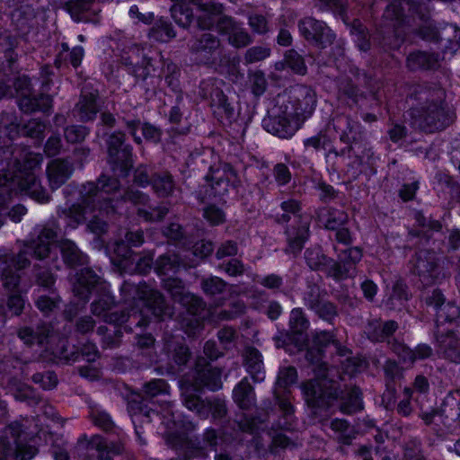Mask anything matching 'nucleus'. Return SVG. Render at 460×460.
Wrapping results in <instances>:
<instances>
[{
    "label": "nucleus",
    "instance_id": "obj_5",
    "mask_svg": "<svg viewBox=\"0 0 460 460\" xmlns=\"http://www.w3.org/2000/svg\"><path fill=\"white\" fill-rule=\"evenodd\" d=\"M119 188L120 182L117 178L102 174L96 181L83 184L80 195L84 205L97 208L100 212L106 214L114 213L115 200L111 195L116 193Z\"/></svg>",
    "mask_w": 460,
    "mask_h": 460
},
{
    "label": "nucleus",
    "instance_id": "obj_11",
    "mask_svg": "<svg viewBox=\"0 0 460 460\" xmlns=\"http://www.w3.org/2000/svg\"><path fill=\"white\" fill-rule=\"evenodd\" d=\"M262 127L269 133L280 138L291 137L300 128L299 122L287 111L286 104L277 101L262 119Z\"/></svg>",
    "mask_w": 460,
    "mask_h": 460
},
{
    "label": "nucleus",
    "instance_id": "obj_7",
    "mask_svg": "<svg viewBox=\"0 0 460 460\" xmlns=\"http://www.w3.org/2000/svg\"><path fill=\"white\" fill-rule=\"evenodd\" d=\"M23 433L18 421L0 430V460H31L39 453L36 446L22 442Z\"/></svg>",
    "mask_w": 460,
    "mask_h": 460
},
{
    "label": "nucleus",
    "instance_id": "obj_59",
    "mask_svg": "<svg viewBox=\"0 0 460 460\" xmlns=\"http://www.w3.org/2000/svg\"><path fill=\"white\" fill-rule=\"evenodd\" d=\"M200 288L206 296H215L226 291L227 283L219 277L209 276L200 279Z\"/></svg>",
    "mask_w": 460,
    "mask_h": 460
},
{
    "label": "nucleus",
    "instance_id": "obj_21",
    "mask_svg": "<svg viewBox=\"0 0 460 460\" xmlns=\"http://www.w3.org/2000/svg\"><path fill=\"white\" fill-rule=\"evenodd\" d=\"M99 93L88 85L83 87L79 101L73 109L74 117L78 118L80 121L86 122L93 120L99 112L97 100Z\"/></svg>",
    "mask_w": 460,
    "mask_h": 460
},
{
    "label": "nucleus",
    "instance_id": "obj_12",
    "mask_svg": "<svg viewBox=\"0 0 460 460\" xmlns=\"http://www.w3.org/2000/svg\"><path fill=\"white\" fill-rule=\"evenodd\" d=\"M108 162L113 170H119L123 175H128L133 167V153L130 144L126 143V134L114 131L107 140Z\"/></svg>",
    "mask_w": 460,
    "mask_h": 460
},
{
    "label": "nucleus",
    "instance_id": "obj_38",
    "mask_svg": "<svg viewBox=\"0 0 460 460\" xmlns=\"http://www.w3.org/2000/svg\"><path fill=\"white\" fill-rule=\"evenodd\" d=\"M415 220L421 229L420 230H411L409 235L412 237H419L424 239L426 243L431 238L430 232H440L442 229V224L438 220L427 217L420 211L415 213Z\"/></svg>",
    "mask_w": 460,
    "mask_h": 460
},
{
    "label": "nucleus",
    "instance_id": "obj_41",
    "mask_svg": "<svg viewBox=\"0 0 460 460\" xmlns=\"http://www.w3.org/2000/svg\"><path fill=\"white\" fill-rule=\"evenodd\" d=\"M80 201L81 203L79 204H73L69 208H61L58 210V217H64L65 220H66L67 226L72 228H75L80 224H83L85 221L86 208H89L91 210H98L97 208L84 205L81 198Z\"/></svg>",
    "mask_w": 460,
    "mask_h": 460
},
{
    "label": "nucleus",
    "instance_id": "obj_61",
    "mask_svg": "<svg viewBox=\"0 0 460 460\" xmlns=\"http://www.w3.org/2000/svg\"><path fill=\"white\" fill-rule=\"evenodd\" d=\"M18 190L7 172H4V167H3L0 171V209L5 208L12 195L16 194Z\"/></svg>",
    "mask_w": 460,
    "mask_h": 460
},
{
    "label": "nucleus",
    "instance_id": "obj_31",
    "mask_svg": "<svg viewBox=\"0 0 460 460\" xmlns=\"http://www.w3.org/2000/svg\"><path fill=\"white\" fill-rule=\"evenodd\" d=\"M441 421L451 427L460 418V390L449 393L439 408Z\"/></svg>",
    "mask_w": 460,
    "mask_h": 460
},
{
    "label": "nucleus",
    "instance_id": "obj_47",
    "mask_svg": "<svg viewBox=\"0 0 460 460\" xmlns=\"http://www.w3.org/2000/svg\"><path fill=\"white\" fill-rule=\"evenodd\" d=\"M323 349L316 346L310 347L306 349L305 359L313 367V371L317 376L316 379L311 381H320L323 378H327V364L323 361Z\"/></svg>",
    "mask_w": 460,
    "mask_h": 460
},
{
    "label": "nucleus",
    "instance_id": "obj_50",
    "mask_svg": "<svg viewBox=\"0 0 460 460\" xmlns=\"http://www.w3.org/2000/svg\"><path fill=\"white\" fill-rule=\"evenodd\" d=\"M60 303L58 290H51L48 294L39 295L35 305L44 315H49L59 308Z\"/></svg>",
    "mask_w": 460,
    "mask_h": 460
},
{
    "label": "nucleus",
    "instance_id": "obj_30",
    "mask_svg": "<svg viewBox=\"0 0 460 460\" xmlns=\"http://www.w3.org/2000/svg\"><path fill=\"white\" fill-rule=\"evenodd\" d=\"M146 306L152 314L159 320L165 317H172L173 314L172 307L166 302L164 295L158 290L152 289L150 287L144 299Z\"/></svg>",
    "mask_w": 460,
    "mask_h": 460
},
{
    "label": "nucleus",
    "instance_id": "obj_40",
    "mask_svg": "<svg viewBox=\"0 0 460 460\" xmlns=\"http://www.w3.org/2000/svg\"><path fill=\"white\" fill-rule=\"evenodd\" d=\"M187 265L178 254L165 253L160 255L155 261V271L160 276H165L170 273H176L181 267L186 268Z\"/></svg>",
    "mask_w": 460,
    "mask_h": 460
},
{
    "label": "nucleus",
    "instance_id": "obj_22",
    "mask_svg": "<svg viewBox=\"0 0 460 460\" xmlns=\"http://www.w3.org/2000/svg\"><path fill=\"white\" fill-rule=\"evenodd\" d=\"M64 9L75 22L97 23L99 22L100 9L95 8L94 0H68L64 4Z\"/></svg>",
    "mask_w": 460,
    "mask_h": 460
},
{
    "label": "nucleus",
    "instance_id": "obj_3",
    "mask_svg": "<svg viewBox=\"0 0 460 460\" xmlns=\"http://www.w3.org/2000/svg\"><path fill=\"white\" fill-rule=\"evenodd\" d=\"M20 151L14 155L17 156L18 161H14V157L8 162H4L9 177L13 181V185L21 191H24L31 199L40 203H47L50 199V196L47 193L46 190L41 186L40 181L35 175V169L40 167L42 162V156L40 154L27 152L23 154V149L18 146Z\"/></svg>",
    "mask_w": 460,
    "mask_h": 460
},
{
    "label": "nucleus",
    "instance_id": "obj_49",
    "mask_svg": "<svg viewBox=\"0 0 460 460\" xmlns=\"http://www.w3.org/2000/svg\"><path fill=\"white\" fill-rule=\"evenodd\" d=\"M305 259L307 266L312 270L326 273L328 266L332 263V258L325 255L320 247L308 248L305 252Z\"/></svg>",
    "mask_w": 460,
    "mask_h": 460
},
{
    "label": "nucleus",
    "instance_id": "obj_64",
    "mask_svg": "<svg viewBox=\"0 0 460 460\" xmlns=\"http://www.w3.org/2000/svg\"><path fill=\"white\" fill-rule=\"evenodd\" d=\"M148 35L156 41L165 42L175 37V32L171 23L159 20L149 30Z\"/></svg>",
    "mask_w": 460,
    "mask_h": 460
},
{
    "label": "nucleus",
    "instance_id": "obj_56",
    "mask_svg": "<svg viewBox=\"0 0 460 460\" xmlns=\"http://www.w3.org/2000/svg\"><path fill=\"white\" fill-rule=\"evenodd\" d=\"M116 305L114 296L109 292H103L91 303V312L93 315L98 317L104 316L109 313Z\"/></svg>",
    "mask_w": 460,
    "mask_h": 460
},
{
    "label": "nucleus",
    "instance_id": "obj_54",
    "mask_svg": "<svg viewBox=\"0 0 460 460\" xmlns=\"http://www.w3.org/2000/svg\"><path fill=\"white\" fill-rule=\"evenodd\" d=\"M150 200L148 194L137 190L134 186H128L123 190V193L117 198L116 202H130L138 208L147 206Z\"/></svg>",
    "mask_w": 460,
    "mask_h": 460
},
{
    "label": "nucleus",
    "instance_id": "obj_8",
    "mask_svg": "<svg viewBox=\"0 0 460 460\" xmlns=\"http://www.w3.org/2000/svg\"><path fill=\"white\" fill-rule=\"evenodd\" d=\"M332 124L334 130L339 133L341 142L347 144V146L341 150L332 146L326 152V160L335 163L336 159L349 155L351 151H354L359 143L365 142L366 134L358 122L354 121L349 116L344 114L336 115L332 119Z\"/></svg>",
    "mask_w": 460,
    "mask_h": 460
},
{
    "label": "nucleus",
    "instance_id": "obj_23",
    "mask_svg": "<svg viewBox=\"0 0 460 460\" xmlns=\"http://www.w3.org/2000/svg\"><path fill=\"white\" fill-rule=\"evenodd\" d=\"M164 350L168 357V372L175 374L182 370L191 358L189 347L179 341L170 340L164 345Z\"/></svg>",
    "mask_w": 460,
    "mask_h": 460
},
{
    "label": "nucleus",
    "instance_id": "obj_57",
    "mask_svg": "<svg viewBox=\"0 0 460 460\" xmlns=\"http://www.w3.org/2000/svg\"><path fill=\"white\" fill-rule=\"evenodd\" d=\"M208 181H226L235 186L237 181V174L229 164H225L217 169L210 167L209 173L206 176Z\"/></svg>",
    "mask_w": 460,
    "mask_h": 460
},
{
    "label": "nucleus",
    "instance_id": "obj_62",
    "mask_svg": "<svg viewBox=\"0 0 460 460\" xmlns=\"http://www.w3.org/2000/svg\"><path fill=\"white\" fill-rule=\"evenodd\" d=\"M312 312H314L315 315L318 316V318L327 322L330 324H333L334 320L339 315L337 305L330 300H327L326 298H323Z\"/></svg>",
    "mask_w": 460,
    "mask_h": 460
},
{
    "label": "nucleus",
    "instance_id": "obj_28",
    "mask_svg": "<svg viewBox=\"0 0 460 460\" xmlns=\"http://www.w3.org/2000/svg\"><path fill=\"white\" fill-rule=\"evenodd\" d=\"M398 329V323L394 321L383 322L380 319L369 320L365 332L367 338L375 342H383L391 337Z\"/></svg>",
    "mask_w": 460,
    "mask_h": 460
},
{
    "label": "nucleus",
    "instance_id": "obj_25",
    "mask_svg": "<svg viewBox=\"0 0 460 460\" xmlns=\"http://www.w3.org/2000/svg\"><path fill=\"white\" fill-rule=\"evenodd\" d=\"M123 122L134 141L140 145L142 143L141 137L137 135V129L140 127L144 138L146 141L159 143L162 139V130L149 122L142 123L140 119H128L122 118Z\"/></svg>",
    "mask_w": 460,
    "mask_h": 460
},
{
    "label": "nucleus",
    "instance_id": "obj_6",
    "mask_svg": "<svg viewBox=\"0 0 460 460\" xmlns=\"http://www.w3.org/2000/svg\"><path fill=\"white\" fill-rule=\"evenodd\" d=\"M440 262L441 258L434 249H420L408 261V268L423 286H431L450 276Z\"/></svg>",
    "mask_w": 460,
    "mask_h": 460
},
{
    "label": "nucleus",
    "instance_id": "obj_42",
    "mask_svg": "<svg viewBox=\"0 0 460 460\" xmlns=\"http://www.w3.org/2000/svg\"><path fill=\"white\" fill-rule=\"evenodd\" d=\"M407 66L411 70L435 69L438 66V55L424 51L412 52L407 58Z\"/></svg>",
    "mask_w": 460,
    "mask_h": 460
},
{
    "label": "nucleus",
    "instance_id": "obj_36",
    "mask_svg": "<svg viewBox=\"0 0 460 460\" xmlns=\"http://www.w3.org/2000/svg\"><path fill=\"white\" fill-rule=\"evenodd\" d=\"M99 276L90 268H84L77 274L76 282L74 284L73 291L76 296L87 300L91 290L99 282Z\"/></svg>",
    "mask_w": 460,
    "mask_h": 460
},
{
    "label": "nucleus",
    "instance_id": "obj_4",
    "mask_svg": "<svg viewBox=\"0 0 460 460\" xmlns=\"http://www.w3.org/2000/svg\"><path fill=\"white\" fill-rule=\"evenodd\" d=\"M280 208L283 213L275 216V222L287 225L284 231L287 241L285 252L296 256L309 238L311 219L301 213L300 202L296 199L283 201Z\"/></svg>",
    "mask_w": 460,
    "mask_h": 460
},
{
    "label": "nucleus",
    "instance_id": "obj_19",
    "mask_svg": "<svg viewBox=\"0 0 460 460\" xmlns=\"http://www.w3.org/2000/svg\"><path fill=\"white\" fill-rule=\"evenodd\" d=\"M362 258V251L358 247H350L345 250L338 261L332 259L329 264L326 276L336 280H341L354 277L356 273V264Z\"/></svg>",
    "mask_w": 460,
    "mask_h": 460
},
{
    "label": "nucleus",
    "instance_id": "obj_37",
    "mask_svg": "<svg viewBox=\"0 0 460 460\" xmlns=\"http://www.w3.org/2000/svg\"><path fill=\"white\" fill-rule=\"evenodd\" d=\"M35 20V10L28 3H22L12 13V21L22 33H27L34 26Z\"/></svg>",
    "mask_w": 460,
    "mask_h": 460
},
{
    "label": "nucleus",
    "instance_id": "obj_17",
    "mask_svg": "<svg viewBox=\"0 0 460 460\" xmlns=\"http://www.w3.org/2000/svg\"><path fill=\"white\" fill-rule=\"evenodd\" d=\"M174 4L171 7L172 17L174 22L187 28L192 22L193 13L189 7V4H192L198 8L208 14L218 15L223 12V5L211 1L203 2L202 0H172Z\"/></svg>",
    "mask_w": 460,
    "mask_h": 460
},
{
    "label": "nucleus",
    "instance_id": "obj_53",
    "mask_svg": "<svg viewBox=\"0 0 460 460\" xmlns=\"http://www.w3.org/2000/svg\"><path fill=\"white\" fill-rule=\"evenodd\" d=\"M17 271L12 267L0 262V280L3 288L8 292L16 293L19 290L22 278Z\"/></svg>",
    "mask_w": 460,
    "mask_h": 460
},
{
    "label": "nucleus",
    "instance_id": "obj_20",
    "mask_svg": "<svg viewBox=\"0 0 460 460\" xmlns=\"http://www.w3.org/2000/svg\"><path fill=\"white\" fill-rule=\"evenodd\" d=\"M425 304L436 310L437 321L440 323H452L460 316V307L455 302H446L440 289L435 288L424 297Z\"/></svg>",
    "mask_w": 460,
    "mask_h": 460
},
{
    "label": "nucleus",
    "instance_id": "obj_10",
    "mask_svg": "<svg viewBox=\"0 0 460 460\" xmlns=\"http://www.w3.org/2000/svg\"><path fill=\"white\" fill-rule=\"evenodd\" d=\"M182 404L200 419H207L211 412L214 419H223L227 414L226 402L220 398L203 400L192 385L182 388Z\"/></svg>",
    "mask_w": 460,
    "mask_h": 460
},
{
    "label": "nucleus",
    "instance_id": "obj_27",
    "mask_svg": "<svg viewBox=\"0 0 460 460\" xmlns=\"http://www.w3.org/2000/svg\"><path fill=\"white\" fill-rule=\"evenodd\" d=\"M58 248L64 263L69 268L84 266L88 262V256L84 253L75 242L63 238L58 242Z\"/></svg>",
    "mask_w": 460,
    "mask_h": 460
},
{
    "label": "nucleus",
    "instance_id": "obj_26",
    "mask_svg": "<svg viewBox=\"0 0 460 460\" xmlns=\"http://www.w3.org/2000/svg\"><path fill=\"white\" fill-rule=\"evenodd\" d=\"M88 448L97 452L99 460H113L114 456L121 455L124 451L121 441H108L99 435L91 438Z\"/></svg>",
    "mask_w": 460,
    "mask_h": 460
},
{
    "label": "nucleus",
    "instance_id": "obj_52",
    "mask_svg": "<svg viewBox=\"0 0 460 460\" xmlns=\"http://www.w3.org/2000/svg\"><path fill=\"white\" fill-rule=\"evenodd\" d=\"M383 17L389 21L385 26L387 27V31H381L380 33L389 34L392 32L395 34L396 28L401 24L402 19V7L401 6V3L397 1L391 2L385 8Z\"/></svg>",
    "mask_w": 460,
    "mask_h": 460
},
{
    "label": "nucleus",
    "instance_id": "obj_48",
    "mask_svg": "<svg viewBox=\"0 0 460 460\" xmlns=\"http://www.w3.org/2000/svg\"><path fill=\"white\" fill-rule=\"evenodd\" d=\"M149 286L146 282L135 283L130 280H125L120 287L121 299L125 303H131L137 299L143 300Z\"/></svg>",
    "mask_w": 460,
    "mask_h": 460
},
{
    "label": "nucleus",
    "instance_id": "obj_60",
    "mask_svg": "<svg viewBox=\"0 0 460 460\" xmlns=\"http://www.w3.org/2000/svg\"><path fill=\"white\" fill-rule=\"evenodd\" d=\"M168 212L169 208L165 205L161 204L159 206L153 207L149 202L147 206L138 208L137 215L146 222H159L165 217Z\"/></svg>",
    "mask_w": 460,
    "mask_h": 460
},
{
    "label": "nucleus",
    "instance_id": "obj_13",
    "mask_svg": "<svg viewBox=\"0 0 460 460\" xmlns=\"http://www.w3.org/2000/svg\"><path fill=\"white\" fill-rule=\"evenodd\" d=\"M31 257L40 261L48 258V247L45 244H37L27 241L17 253H13L10 249L4 247L0 248V262L12 268L14 267L15 270L28 268L31 265Z\"/></svg>",
    "mask_w": 460,
    "mask_h": 460
},
{
    "label": "nucleus",
    "instance_id": "obj_32",
    "mask_svg": "<svg viewBox=\"0 0 460 460\" xmlns=\"http://www.w3.org/2000/svg\"><path fill=\"white\" fill-rule=\"evenodd\" d=\"M233 400L244 411L252 410L256 405V395L247 377L243 378L233 389Z\"/></svg>",
    "mask_w": 460,
    "mask_h": 460
},
{
    "label": "nucleus",
    "instance_id": "obj_24",
    "mask_svg": "<svg viewBox=\"0 0 460 460\" xmlns=\"http://www.w3.org/2000/svg\"><path fill=\"white\" fill-rule=\"evenodd\" d=\"M74 166L67 158H56L52 160L47 167V174L49 186L52 190L58 189L72 175Z\"/></svg>",
    "mask_w": 460,
    "mask_h": 460
},
{
    "label": "nucleus",
    "instance_id": "obj_45",
    "mask_svg": "<svg viewBox=\"0 0 460 460\" xmlns=\"http://www.w3.org/2000/svg\"><path fill=\"white\" fill-rule=\"evenodd\" d=\"M33 277L34 282L39 288V291L50 292L51 290H57L55 288L57 277L50 268L41 266L38 263L34 264Z\"/></svg>",
    "mask_w": 460,
    "mask_h": 460
},
{
    "label": "nucleus",
    "instance_id": "obj_2",
    "mask_svg": "<svg viewBox=\"0 0 460 460\" xmlns=\"http://www.w3.org/2000/svg\"><path fill=\"white\" fill-rule=\"evenodd\" d=\"M301 388L314 414L328 411L338 401L339 410L344 414H354L364 408L362 392L357 385L342 389L339 382L323 378L304 382Z\"/></svg>",
    "mask_w": 460,
    "mask_h": 460
},
{
    "label": "nucleus",
    "instance_id": "obj_39",
    "mask_svg": "<svg viewBox=\"0 0 460 460\" xmlns=\"http://www.w3.org/2000/svg\"><path fill=\"white\" fill-rule=\"evenodd\" d=\"M150 186L157 197L168 198L173 194L176 183L170 172L160 171L156 172L153 176V181Z\"/></svg>",
    "mask_w": 460,
    "mask_h": 460
},
{
    "label": "nucleus",
    "instance_id": "obj_29",
    "mask_svg": "<svg viewBox=\"0 0 460 460\" xmlns=\"http://www.w3.org/2000/svg\"><path fill=\"white\" fill-rule=\"evenodd\" d=\"M438 349L443 356L455 363H460V339L452 331L437 334Z\"/></svg>",
    "mask_w": 460,
    "mask_h": 460
},
{
    "label": "nucleus",
    "instance_id": "obj_55",
    "mask_svg": "<svg viewBox=\"0 0 460 460\" xmlns=\"http://www.w3.org/2000/svg\"><path fill=\"white\" fill-rule=\"evenodd\" d=\"M83 358L87 362H94L99 358V352L93 343L87 342L82 346L80 349H75L69 354L64 355L63 358L66 363H74L79 361Z\"/></svg>",
    "mask_w": 460,
    "mask_h": 460
},
{
    "label": "nucleus",
    "instance_id": "obj_1",
    "mask_svg": "<svg viewBox=\"0 0 460 460\" xmlns=\"http://www.w3.org/2000/svg\"><path fill=\"white\" fill-rule=\"evenodd\" d=\"M407 102L411 126L426 134L440 132L456 120V114L447 100V92L438 84L411 85Z\"/></svg>",
    "mask_w": 460,
    "mask_h": 460
},
{
    "label": "nucleus",
    "instance_id": "obj_9",
    "mask_svg": "<svg viewBox=\"0 0 460 460\" xmlns=\"http://www.w3.org/2000/svg\"><path fill=\"white\" fill-rule=\"evenodd\" d=\"M280 103L286 104L287 111L299 122V126L309 118L316 105L314 91L304 84L293 87L287 97H279Z\"/></svg>",
    "mask_w": 460,
    "mask_h": 460
},
{
    "label": "nucleus",
    "instance_id": "obj_44",
    "mask_svg": "<svg viewBox=\"0 0 460 460\" xmlns=\"http://www.w3.org/2000/svg\"><path fill=\"white\" fill-rule=\"evenodd\" d=\"M318 217L323 222L325 228L331 231L343 226L349 222L348 214L344 210L334 208L321 210Z\"/></svg>",
    "mask_w": 460,
    "mask_h": 460
},
{
    "label": "nucleus",
    "instance_id": "obj_46",
    "mask_svg": "<svg viewBox=\"0 0 460 460\" xmlns=\"http://www.w3.org/2000/svg\"><path fill=\"white\" fill-rule=\"evenodd\" d=\"M61 232L60 226L56 219H50L40 226L37 238L30 240L34 243L45 244L48 247L49 255L50 254V243L54 241Z\"/></svg>",
    "mask_w": 460,
    "mask_h": 460
},
{
    "label": "nucleus",
    "instance_id": "obj_18",
    "mask_svg": "<svg viewBox=\"0 0 460 460\" xmlns=\"http://www.w3.org/2000/svg\"><path fill=\"white\" fill-rule=\"evenodd\" d=\"M310 326V322L304 310L300 307L293 308L289 315V333H287L285 339L280 344V340H277V346H285L288 342H292L298 350L303 349L307 343L308 336L306 331Z\"/></svg>",
    "mask_w": 460,
    "mask_h": 460
},
{
    "label": "nucleus",
    "instance_id": "obj_58",
    "mask_svg": "<svg viewBox=\"0 0 460 460\" xmlns=\"http://www.w3.org/2000/svg\"><path fill=\"white\" fill-rule=\"evenodd\" d=\"M325 291L317 284L310 283L302 293V301L309 310L313 311L325 298Z\"/></svg>",
    "mask_w": 460,
    "mask_h": 460
},
{
    "label": "nucleus",
    "instance_id": "obj_63",
    "mask_svg": "<svg viewBox=\"0 0 460 460\" xmlns=\"http://www.w3.org/2000/svg\"><path fill=\"white\" fill-rule=\"evenodd\" d=\"M163 288L171 295L172 298L181 303L185 296L190 293L186 290L183 281L178 278H167L163 280Z\"/></svg>",
    "mask_w": 460,
    "mask_h": 460
},
{
    "label": "nucleus",
    "instance_id": "obj_43",
    "mask_svg": "<svg viewBox=\"0 0 460 460\" xmlns=\"http://www.w3.org/2000/svg\"><path fill=\"white\" fill-rule=\"evenodd\" d=\"M438 44L444 52L455 53L460 49V30L453 24H447L439 30Z\"/></svg>",
    "mask_w": 460,
    "mask_h": 460
},
{
    "label": "nucleus",
    "instance_id": "obj_33",
    "mask_svg": "<svg viewBox=\"0 0 460 460\" xmlns=\"http://www.w3.org/2000/svg\"><path fill=\"white\" fill-rule=\"evenodd\" d=\"M244 367L252 380L261 382L265 378L264 364L261 352L254 347H247L244 349Z\"/></svg>",
    "mask_w": 460,
    "mask_h": 460
},
{
    "label": "nucleus",
    "instance_id": "obj_35",
    "mask_svg": "<svg viewBox=\"0 0 460 460\" xmlns=\"http://www.w3.org/2000/svg\"><path fill=\"white\" fill-rule=\"evenodd\" d=\"M366 94L349 77H342L338 83V99L346 102L349 107L359 106Z\"/></svg>",
    "mask_w": 460,
    "mask_h": 460
},
{
    "label": "nucleus",
    "instance_id": "obj_15",
    "mask_svg": "<svg viewBox=\"0 0 460 460\" xmlns=\"http://www.w3.org/2000/svg\"><path fill=\"white\" fill-rule=\"evenodd\" d=\"M222 50L220 40L213 33L203 32L190 43V51L198 65L214 66Z\"/></svg>",
    "mask_w": 460,
    "mask_h": 460
},
{
    "label": "nucleus",
    "instance_id": "obj_14",
    "mask_svg": "<svg viewBox=\"0 0 460 460\" xmlns=\"http://www.w3.org/2000/svg\"><path fill=\"white\" fill-rule=\"evenodd\" d=\"M195 376L192 382L181 381L180 385L181 397L182 398V388L186 385H192L195 393L199 394L204 388L210 391H217L222 388L221 370L214 367L208 363L206 358H199L195 364Z\"/></svg>",
    "mask_w": 460,
    "mask_h": 460
},
{
    "label": "nucleus",
    "instance_id": "obj_34",
    "mask_svg": "<svg viewBox=\"0 0 460 460\" xmlns=\"http://www.w3.org/2000/svg\"><path fill=\"white\" fill-rule=\"evenodd\" d=\"M19 107L24 113H32L36 111L47 112L52 107V98L49 94L33 95L31 93L23 95L19 99Z\"/></svg>",
    "mask_w": 460,
    "mask_h": 460
},
{
    "label": "nucleus",
    "instance_id": "obj_16",
    "mask_svg": "<svg viewBox=\"0 0 460 460\" xmlns=\"http://www.w3.org/2000/svg\"><path fill=\"white\" fill-rule=\"evenodd\" d=\"M298 30L305 40L321 49L331 46L335 40V34L330 27L314 17L301 19L298 22Z\"/></svg>",
    "mask_w": 460,
    "mask_h": 460
},
{
    "label": "nucleus",
    "instance_id": "obj_51",
    "mask_svg": "<svg viewBox=\"0 0 460 460\" xmlns=\"http://www.w3.org/2000/svg\"><path fill=\"white\" fill-rule=\"evenodd\" d=\"M46 124L37 119H32L26 123L18 126V132L23 136L35 140L40 144L45 137Z\"/></svg>",
    "mask_w": 460,
    "mask_h": 460
}]
</instances>
